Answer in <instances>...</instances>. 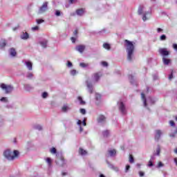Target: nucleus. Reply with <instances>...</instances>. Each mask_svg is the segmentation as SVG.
<instances>
[{"label": "nucleus", "mask_w": 177, "mask_h": 177, "mask_svg": "<svg viewBox=\"0 0 177 177\" xmlns=\"http://www.w3.org/2000/svg\"><path fill=\"white\" fill-rule=\"evenodd\" d=\"M100 77H102V73H95L91 80H88L86 81V85L88 89V92L90 94L93 93V85L97 82H99V80H100Z\"/></svg>", "instance_id": "1"}, {"label": "nucleus", "mask_w": 177, "mask_h": 177, "mask_svg": "<svg viewBox=\"0 0 177 177\" xmlns=\"http://www.w3.org/2000/svg\"><path fill=\"white\" fill-rule=\"evenodd\" d=\"M126 52L127 53V60L129 62H132L133 60V52L135 51V46L132 41L126 39L124 40Z\"/></svg>", "instance_id": "2"}, {"label": "nucleus", "mask_w": 177, "mask_h": 177, "mask_svg": "<svg viewBox=\"0 0 177 177\" xmlns=\"http://www.w3.org/2000/svg\"><path fill=\"white\" fill-rule=\"evenodd\" d=\"M50 152L51 154H56L57 160L55 162L57 165H59V167H63L66 164V161L64 160V158H63V155L60 152H57L56 148L53 147L50 149Z\"/></svg>", "instance_id": "3"}, {"label": "nucleus", "mask_w": 177, "mask_h": 177, "mask_svg": "<svg viewBox=\"0 0 177 177\" xmlns=\"http://www.w3.org/2000/svg\"><path fill=\"white\" fill-rule=\"evenodd\" d=\"M3 156L8 161H13L16 157L19 156V151L15 150L13 152L10 149H6L3 152Z\"/></svg>", "instance_id": "4"}, {"label": "nucleus", "mask_w": 177, "mask_h": 177, "mask_svg": "<svg viewBox=\"0 0 177 177\" xmlns=\"http://www.w3.org/2000/svg\"><path fill=\"white\" fill-rule=\"evenodd\" d=\"M151 11H145V7L144 6H140L138 7V15H142V20L143 21H146V20H147V15H151Z\"/></svg>", "instance_id": "5"}, {"label": "nucleus", "mask_w": 177, "mask_h": 177, "mask_svg": "<svg viewBox=\"0 0 177 177\" xmlns=\"http://www.w3.org/2000/svg\"><path fill=\"white\" fill-rule=\"evenodd\" d=\"M0 88H1L2 91H4L5 93L6 94L12 93V92H13V89H15L13 86L8 85L3 83L0 85Z\"/></svg>", "instance_id": "6"}, {"label": "nucleus", "mask_w": 177, "mask_h": 177, "mask_svg": "<svg viewBox=\"0 0 177 177\" xmlns=\"http://www.w3.org/2000/svg\"><path fill=\"white\" fill-rule=\"evenodd\" d=\"M118 106L120 113L123 114V115H125V114H127V108L125 107V104H124V102L122 101H120L118 102Z\"/></svg>", "instance_id": "7"}, {"label": "nucleus", "mask_w": 177, "mask_h": 177, "mask_svg": "<svg viewBox=\"0 0 177 177\" xmlns=\"http://www.w3.org/2000/svg\"><path fill=\"white\" fill-rule=\"evenodd\" d=\"M158 52L160 56H162V57H166V56H169V50H168V49L166 48H159Z\"/></svg>", "instance_id": "8"}, {"label": "nucleus", "mask_w": 177, "mask_h": 177, "mask_svg": "<svg viewBox=\"0 0 177 177\" xmlns=\"http://www.w3.org/2000/svg\"><path fill=\"white\" fill-rule=\"evenodd\" d=\"M161 135H162V131L158 129L155 131V140L156 142H158L160 140V138H161Z\"/></svg>", "instance_id": "9"}, {"label": "nucleus", "mask_w": 177, "mask_h": 177, "mask_svg": "<svg viewBox=\"0 0 177 177\" xmlns=\"http://www.w3.org/2000/svg\"><path fill=\"white\" fill-rule=\"evenodd\" d=\"M46 10H48V1L44 2L40 7L39 13H44V12H46Z\"/></svg>", "instance_id": "10"}, {"label": "nucleus", "mask_w": 177, "mask_h": 177, "mask_svg": "<svg viewBox=\"0 0 177 177\" xmlns=\"http://www.w3.org/2000/svg\"><path fill=\"white\" fill-rule=\"evenodd\" d=\"M85 45H79L75 47V50L79 52L80 53H84V50H85Z\"/></svg>", "instance_id": "11"}, {"label": "nucleus", "mask_w": 177, "mask_h": 177, "mask_svg": "<svg viewBox=\"0 0 177 177\" xmlns=\"http://www.w3.org/2000/svg\"><path fill=\"white\" fill-rule=\"evenodd\" d=\"M97 122L99 124H104L106 122V117L104 115H100L97 118Z\"/></svg>", "instance_id": "12"}, {"label": "nucleus", "mask_w": 177, "mask_h": 177, "mask_svg": "<svg viewBox=\"0 0 177 177\" xmlns=\"http://www.w3.org/2000/svg\"><path fill=\"white\" fill-rule=\"evenodd\" d=\"M162 60L165 66H169V64L171 63V59L169 58H167L166 57H163Z\"/></svg>", "instance_id": "13"}, {"label": "nucleus", "mask_w": 177, "mask_h": 177, "mask_svg": "<svg viewBox=\"0 0 177 177\" xmlns=\"http://www.w3.org/2000/svg\"><path fill=\"white\" fill-rule=\"evenodd\" d=\"M25 66L27 67V68L31 71L32 70V62L30 61H26L25 62Z\"/></svg>", "instance_id": "14"}, {"label": "nucleus", "mask_w": 177, "mask_h": 177, "mask_svg": "<svg viewBox=\"0 0 177 177\" xmlns=\"http://www.w3.org/2000/svg\"><path fill=\"white\" fill-rule=\"evenodd\" d=\"M9 53L11 57H15L16 55H17V53L16 52V50L14 48L10 49Z\"/></svg>", "instance_id": "15"}, {"label": "nucleus", "mask_w": 177, "mask_h": 177, "mask_svg": "<svg viewBox=\"0 0 177 177\" xmlns=\"http://www.w3.org/2000/svg\"><path fill=\"white\" fill-rule=\"evenodd\" d=\"M24 88L27 92H30V91H32V89H34V87H32V86H31L30 84H24Z\"/></svg>", "instance_id": "16"}, {"label": "nucleus", "mask_w": 177, "mask_h": 177, "mask_svg": "<svg viewBox=\"0 0 177 177\" xmlns=\"http://www.w3.org/2000/svg\"><path fill=\"white\" fill-rule=\"evenodd\" d=\"M39 44L42 48H46L48 46V40L47 39H43L39 41Z\"/></svg>", "instance_id": "17"}, {"label": "nucleus", "mask_w": 177, "mask_h": 177, "mask_svg": "<svg viewBox=\"0 0 177 177\" xmlns=\"http://www.w3.org/2000/svg\"><path fill=\"white\" fill-rule=\"evenodd\" d=\"M141 99L143 102L144 106L147 107V100H146V96H145V93H141Z\"/></svg>", "instance_id": "18"}, {"label": "nucleus", "mask_w": 177, "mask_h": 177, "mask_svg": "<svg viewBox=\"0 0 177 177\" xmlns=\"http://www.w3.org/2000/svg\"><path fill=\"white\" fill-rule=\"evenodd\" d=\"M71 110V108L67 105H64L62 108V111L63 113H67L68 111H70Z\"/></svg>", "instance_id": "19"}, {"label": "nucleus", "mask_w": 177, "mask_h": 177, "mask_svg": "<svg viewBox=\"0 0 177 177\" xmlns=\"http://www.w3.org/2000/svg\"><path fill=\"white\" fill-rule=\"evenodd\" d=\"M84 13H85L84 8H80L76 10V14L77 16H83Z\"/></svg>", "instance_id": "20"}, {"label": "nucleus", "mask_w": 177, "mask_h": 177, "mask_svg": "<svg viewBox=\"0 0 177 177\" xmlns=\"http://www.w3.org/2000/svg\"><path fill=\"white\" fill-rule=\"evenodd\" d=\"M30 37V35L28 32H23L22 35H21V39H28Z\"/></svg>", "instance_id": "21"}, {"label": "nucleus", "mask_w": 177, "mask_h": 177, "mask_svg": "<svg viewBox=\"0 0 177 177\" xmlns=\"http://www.w3.org/2000/svg\"><path fill=\"white\" fill-rule=\"evenodd\" d=\"M26 77L28 80H32V78H34V74L31 72H29V73H26Z\"/></svg>", "instance_id": "22"}, {"label": "nucleus", "mask_w": 177, "mask_h": 177, "mask_svg": "<svg viewBox=\"0 0 177 177\" xmlns=\"http://www.w3.org/2000/svg\"><path fill=\"white\" fill-rule=\"evenodd\" d=\"M160 153H161V148L160 147V145H158L156 148V152H154V156H160Z\"/></svg>", "instance_id": "23"}, {"label": "nucleus", "mask_w": 177, "mask_h": 177, "mask_svg": "<svg viewBox=\"0 0 177 177\" xmlns=\"http://www.w3.org/2000/svg\"><path fill=\"white\" fill-rule=\"evenodd\" d=\"M77 125H79L80 132H83L84 128H82V127L81 126V124H82V121L79 120L77 121Z\"/></svg>", "instance_id": "24"}, {"label": "nucleus", "mask_w": 177, "mask_h": 177, "mask_svg": "<svg viewBox=\"0 0 177 177\" xmlns=\"http://www.w3.org/2000/svg\"><path fill=\"white\" fill-rule=\"evenodd\" d=\"M79 153L81 156H85L86 154V151H85L84 149L82 148H80L79 149Z\"/></svg>", "instance_id": "25"}, {"label": "nucleus", "mask_w": 177, "mask_h": 177, "mask_svg": "<svg viewBox=\"0 0 177 177\" xmlns=\"http://www.w3.org/2000/svg\"><path fill=\"white\" fill-rule=\"evenodd\" d=\"M109 156L111 157H113V156H115L117 152L115 151V149H113V150H109Z\"/></svg>", "instance_id": "26"}, {"label": "nucleus", "mask_w": 177, "mask_h": 177, "mask_svg": "<svg viewBox=\"0 0 177 177\" xmlns=\"http://www.w3.org/2000/svg\"><path fill=\"white\" fill-rule=\"evenodd\" d=\"M129 80L131 84H135V79L133 78V76L132 75H129Z\"/></svg>", "instance_id": "27"}, {"label": "nucleus", "mask_w": 177, "mask_h": 177, "mask_svg": "<svg viewBox=\"0 0 177 177\" xmlns=\"http://www.w3.org/2000/svg\"><path fill=\"white\" fill-rule=\"evenodd\" d=\"M102 135L104 138H107L110 135V131L109 130H105L102 132Z\"/></svg>", "instance_id": "28"}, {"label": "nucleus", "mask_w": 177, "mask_h": 177, "mask_svg": "<svg viewBox=\"0 0 177 177\" xmlns=\"http://www.w3.org/2000/svg\"><path fill=\"white\" fill-rule=\"evenodd\" d=\"M6 46V40H1L0 41V48H5Z\"/></svg>", "instance_id": "29"}, {"label": "nucleus", "mask_w": 177, "mask_h": 177, "mask_svg": "<svg viewBox=\"0 0 177 177\" xmlns=\"http://www.w3.org/2000/svg\"><path fill=\"white\" fill-rule=\"evenodd\" d=\"M80 66L82 67V68H86V67L89 66V64L82 62V63L80 64Z\"/></svg>", "instance_id": "30"}, {"label": "nucleus", "mask_w": 177, "mask_h": 177, "mask_svg": "<svg viewBox=\"0 0 177 177\" xmlns=\"http://www.w3.org/2000/svg\"><path fill=\"white\" fill-rule=\"evenodd\" d=\"M147 100H148V103H150V104H154V103H156V100L151 98V97H148Z\"/></svg>", "instance_id": "31"}, {"label": "nucleus", "mask_w": 177, "mask_h": 177, "mask_svg": "<svg viewBox=\"0 0 177 177\" xmlns=\"http://www.w3.org/2000/svg\"><path fill=\"white\" fill-rule=\"evenodd\" d=\"M46 161L48 167H52V159H50V158H47L46 159Z\"/></svg>", "instance_id": "32"}, {"label": "nucleus", "mask_w": 177, "mask_h": 177, "mask_svg": "<svg viewBox=\"0 0 177 177\" xmlns=\"http://www.w3.org/2000/svg\"><path fill=\"white\" fill-rule=\"evenodd\" d=\"M103 48H104V49H107L108 50H110V44L107 43H104L103 44Z\"/></svg>", "instance_id": "33"}, {"label": "nucleus", "mask_w": 177, "mask_h": 177, "mask_svg": "<svg viewBox=\"0 0 177 177\" xmlns=\"http://www.w3.org/2000/svg\"><path fill=\"white\" fill-rule=\"evenodd\" d=\"M129 169H131V165H127L126 167H125V169H124V172L126 174H128V172H129Z\"/></svg>", "instance_id": "34"}, {"label": "nucleus", "mask_w": 177, "mask_h": 177, "mask_svg": "<svg viewBox=\"0 0 177 177\" xmlns=\"http://www.w3.org/2000/svg\"><path fill=\"white\" fill-rule=\"evenodd\" d=\"M77 73H78V72H77V70H75V69H73V70H71V71H70L71 75H73V76L77 75Z\"/></svg>", "instance_id": "35"}, {"label": "nucleus", "mask_w": 177, "mask_h": 177, "mask_svg": "<svg viewBox=\"0 0 177 177\" xmlns=\"http://www.w3.org/2000/svg\"><path fill=\"white\" fill-rule=\"evenodd\" d=\"M35 129H37V131H42V126L37 124L35 126Z\"/></svg>", "instance_id": "36"}, {"label": "nucleus", "mask_w": 177, "mask_h": 177, "mask_svg": "<svg viewBox=\"0 0 177 177\" xmlns=\"http://www.w3.org/2000/svg\"><path fill=\"white\" fill-rule=\"evenodd\" d=\"M77 99H78L80 104H82V105L85 104V101L82 100V97H78Z\"/></svg>", "instance_id": "37"}, {"label": "nucleus", "mask_w": 177, "mask_h": 177, "mask_svg": "<svg viewBox=\"0 0 177 177\" xmlns=\"http://www.w3.org/2000/svg\"><path fill=\"white\" fill-rule=\"evenodd\" d=\"M0 101L3 102V103H8V97H3L0 99Z\"/></svg>", "instance_id": "38"}, {"label": "nucleus", "mask_w": 177, "mask_h": 177, "mask_svg": "<svg viewBox=\"0 0 177 177\" xmlns=\"http://www.w3.org/2000/svg\"><path fill=\"white\" fill-rule=\"evenodd\" d=\"M129 162L131 164H133V162H135V160L133 159V156L132 155L129 156Z\"/></svg>", "instance_id": "39"}, {"label": "nucleus", "mask_w": 177, "mask_h": 177, "mask_svg": "<svg viewBox=\"0 0 177 177\" xmlns=\"http://www.w3.org/2000/svg\"><path fill=\"white\" fill-rule=\"evenodd\" d=\"M162 167H164V164L162 162H159L158 163V165L156 166V168H162Z\"/></svg>", "instance_id": "40"}, {"label": "nucleus", "mask_w": 177, "mask_h": 177, "mask_svg": "<svg viewBox=\"0 0 177 177\" xmlns=\"http://www.w3.org/2000/svg\"><path fill=\"white\" fill-rule=\"evenodd\" d=\"M41 97H43V99H46V97H48V93L47 92H44L41 94Z\"/></svg>", "instance_id": "41"}, {"label": "nucleus", "mask_w": 177, "mask_h": 177, "mask_svg": "<svg viewBox=\"0 0 177 177\" xmlns=\"http://www.w3.org/2000/svg\"><path fill=\"white\" fill-rule=\"evenodd\" d=\"M160 41H165L167 39V36L165 35H162L160 37Z\"/></svg>", "instance_id": "42"}, {"label": "nucleus", "mask_w": 177, "mask_h": 177, "mask_svg": "<svg viewBox=\"0 0 177 177\" xmlns=\"http://www.w3.org/2000/svg\"><path fill=\"white\" fill-rule=\"evenodd\" d=\"M154 165V163H153V160H149L147 166L149 167H151Z\"/></svg>", "instance_id": "43"}, {"label": "nucleus", "mask_w": 177, "mask_h": 177, "mask_svg": "<svg viewBox=\"0 0 177 177\" xmlns=\"http://www.w3.org/2000/svg\"><path fill=\"white\" fill-rule=\"evenodd\" d=\"M61 15H62V12H60V10H55V16L59 17V16H61Z\"/></svg>", "instance_id": "44"}, {"label": "nucleus", "mask_w": 177, "mask_h": 177, "mask_svg": "<svg viewBox=\"0 0 177 177\" xmlns=\"http://www.w3.org/2000/svg\"><path fill=\"white\" fill-rule=\"evenodd\" d=\"M39 30V26H37L32 28V31H38Z\"/></svg>", "instance_id": "45"}, {"label": "nucleus", "mask_w": 177, "mask_h": 177, "mask_svg": "<svg viewBox=\"0 0 177 177\" xmlns=\"http://www.w3.org/2000/svg\"><path fill=\"white\" fill-rule=\"evenodd\" d=\"M80 113L81 114L85 115L86 114V110L85 109H80Z\"/></svg>", "instance_id": "46"}, {"label": "nucleus", "mask_w": 177, "mask_h": 177, "mask_svg": "<svg viewBox=\"0 0 177 177\" xmlns=\"http://www.w3.org/2000/svg\"><path fill=\"white\" fill-rule=\"evenodd\" d=\"M66 66L68 68L73 67V63H71V62H70V61H68Z\"/></svg>", "instance_id": "47"}, {"label": "nucleus", "mask_w": 177, "mask_h": 177, "mask_svg": "<svg viewBox=\"0 0 177 177\" xmlns=\"http://www.w3.org/2000/svg\"><path fill=\"white\" fill-rule=\"evenodd\" d=\"M36 21L38 24H41V23H44V21H45L44 19H37Z\"/></svg>", "instance_id": "48"}, {"label": "nucleus", "mask_w": 177, "mask_h": 177, "mask_svg": "<svg viewBox=\"0 0 177 177\" xmlns=\"http://www.w3.org/2000/svg\"><path fill=\"white\" fill-rule=\"evenodd\" d=\"M102 65L104 67H107V66H109V64H108L106 62H102Z\"/></svg>", "instance_id": "49"}, {"label": "nucleus", "mask_w": 177, "mask_h": 177, "mask_svg": "<svg viewBox=\"0 0 177 177\" xmlns=\"http://www.w3.org/2000/svg\"><path fill=\"white\" fill-rule=\"evenodd\" d=\"M174 78V72L171 71V74L169 75V80H172Z\"/></svg>", "instance_id": "50"}, {"label": "nucleus", "mask_w": 177, "mask_h": 177, "mask_svg": "<svg viewBox=\"0 0 177 177\" xmlns=\"http://www.w3.org/2000/svg\"><path fill=\"white\" fill-rule=\"evenodd\" d=\"M169 124L171 125V127H175V122H174L173 120H170Z\"/></svg>", "instance_id": "51"}, {"label": "nucleus", "mask_w": 177, "mask_h": 177, "mask_svg": "<svg viewBox=\"0 0 177 177\" xmlns=\"http://www.w3.org/2000/svg\"><path fill=\"white\" fill-rule=\"evenodd\" d=\"M84 127H86V118H84L83 122H82Z\"/></svg>", "instance_id": "52"}, {"label": "nucleus", "mask_w": 177, "mask_h": 177, "mask_svg": "<svg viewBox=\"0 0 177 177\" xmlns=\"http://www.w3.org/2000/svg\"><path fill=\"white\" fill-rule=\"evenodd\" d=\"M156 155H154V153L151 156V158L150 160H152V161H154V160H156Z\"/></svg>", "instance_id": "53"}, {"label": "nucleus", "mask_w": 177, "mask_h": 177, "mask_svg": "<svg viewBox=\"0 0 177 177\" xmlns=\"http://www.w3.org/2000/svg\"><path fill=\"white\" fill-rule=\"evenodd\" d=\"M139 176H140V177L145 176V172H143V171H139Z\"/></svg>", "instance_id": "54"}, {"label": "nucleus", "mask_w": 177, "mask_h": 177, "mask_svg": "<svg viewBox=\"0 0 177 177\" xmlns=\"http://www.w3.org/2000/svg\"><path fill=\"white\" fill-rule=\"evenodd\" d=\"M176 133H171L169 134L170 138H175Z\"/></svg>", "instance_id": "55"}, {"label": "nucleus", "mask_w": 177, "mask_h": 177, "mask_svg": "<svg viewBox=\"0 0 177 177\" xmlns=\"http://www.w3.org/2000/svg\"><path fill=\"white\" fill-rule=\"evenodd\" d=\"M107 164L109 167H111L112 169H114V166L113 165L110 164V162H107Z\"/></svg>", "instance_id": "56"}, {"label": "nucleus", "mask_w": 177, "mask_h": 177, "mask_svg": "<svg viewBox=\"0 0 177 177\" xmlns=\"http://www.w3.org/2000/svg\"><path fill=\"white\" fill-rule=\"evenodd\" d=\"M71 39L73 44H75V37H71Z\"/></svg>", "instance_id": "57"}, {"label": "nucleus", "mask_w": 177, "mask_h": 177, "mask_svg": "<svg viewBox=\"0 0 177 177\" xmlns=\"http://www.w3.org/2000/svg\"><path fill=\"white\" fill-rule=\"evenodd\" d=\"M77 0H69V3L72 4L74 3Z\"/></svg>", "instance_id": "58"}, {"label": "nucleus", "mask_w": 177, "mask_h": 177, "mask_svg": "<svg viewBox=\"0 0 177 177\" xmlns=\"http://www.w3.org/2000/svg\"><path fill=\"white\" fill-rule=\"evenodd\" d=\"M95 97L97 100H99V99H100V95L97 94Z\"/></svg>", "instance_id": "59"}, {"label": "nucleus", "mask_w": 177, "mask_h": 177, "mask_svg": "<svg viewBox=\"0 0 177 177\" xmlns=\"http://www.w3.org/2000/svg\"><path fill=\"white\" fill-rule=\"evenodd\" d=\"M62 176H66V175H67V172L62 171Z\"/></svg>", "instance_id": "60"}, {"label": "nucleus", "mask_w": 177, "mask_h": 177, "mask_svg": "<svg viewBox=\"0 0 177 177\" xmlns=\"http://www.w3.org/2000/svg\"><path fill=\"white\" fill-rule=\"evenodd\" d=\"M161 31H162V29H161L160 28H157V32H161Z\"/></svg>", "instance_id": "61"}, {"label": "nucleus", "mask_w": 177, "mask_h": 177, "mask_svg": "<svg viewBox=\"0 0 177 177\" xmlns=\"http://www.w3.org/2000/svg\"><path fill=\"white\" fill-rule=\"evenodd\" d=\"M17 28H19V26H16L15 28H12L13 31H16V30H17Z\"/></svg>", "instance_id": "62"}, {"label": "nucleus", "mask_w": 177, "mask_h": 177, "mask_svg": "<svg viewBox=\"0 0 177 177\" xmlns=\"http://www.w3.org/2000/svg\"><path fill=\"white\" fill-rule=\"evenodd\" d=\"M100 177H105V176H104V175H103V174H100Z\"/></svg>", "instance_id": "63"}, {"label": "nucleus", "mask_w": 177, "mask_h": 177, "mask_svg": "<svg viewBox=\"0 0 177 177\" xmlns=\"http://www.w3.org/2000/svg\"><path fill=\"white\" fill-rule=\"evenodd\" d=\"M174 133L176 134L177 133V128L176 129Z\"/></svg>", "instance_id": "64"}]
</instances>
